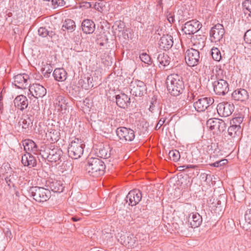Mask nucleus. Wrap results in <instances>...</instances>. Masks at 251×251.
<instances>
[{
    "label": "nucleus",
    "mask_w": 251,
    "mask_h": 251,
    "mask_svg": "<svg viewBox=\"0 0 251 251\" xmlns=\"http://www.w3.org/2000/svg\"><path fill=\"white\" fill-rule=\"evenodd\" d=\"M170 159L174 161H178L180 158V154L177 150H172L169 152Z\"/></svg>",
    "instance_id": "58836bf2"
},
{
    "label": "nucleus",
    "mask_w": 251,
    "mask_h": 251,
    "mask_svg": "<svg viewBox=\"0 0 251 251\" xmlns=\"http://www.w3.org/2000/svg\"><path fill=\"white\" fill-rule=\"evenodd\" d=\"M188 222L191 227H198L202 223V217L198 213H192L189 215Z\"/></svg>",
    "instance_id": "aec40b11"
},
{
    "label": "nucleus",
    "mask_w": 251,
    "mask_h": 251,
    "mask_svg": "<svg viewBox=\"0 0 251 251\" xmlns=\"http://www.w3.org/2000/svg\"><path fill=\"white\" fill-rule=\"evenodd\" d=\"M245 222L250 225H251V209H248L245 214Z\"/></svg>",
    "instance_id": "a18cd8bd"
},
{
    "label": "nucleus",
    "mask_w": 251,
    "mask_h": 251,
    "mask_svg": "<svg viewBox=\"0 0 251 251\" xmlns=\"http://www.w3.org/2000/svg\"><path fill=\"white\" fill-rule=\"evenodd\" d=\"M85 169L89 175L93 177H99L104 174L105 165L101 159L98 158H91L88 159Z\"/></svg>",
    "instance_id": "f03ea898"
},
{
    "label": "nucleus",
    "mask_w": 251,
    "mask_h": 251,
    "mask_svg": "<svg viewBox=\"0 0 251 251\" xmlns=\"http://www.w3.org/2000/svg\"><path fill=\"white\" fill-rule=\"evenodd\" d=\"M141 60L145 63L150 64L151 62V59L149 55L146 53H143L140 55Z\"/></svg>",
    "instance_id": "79ce46f5"
},
{
    "label": "nucleus",
    "mask_w": 251,
    "mask_h": 251,
    "mask_svg": "<svg viewBox=\"0 0 251 251\" xmlns=\"http://www.w3.org/2000/svg\"><path fill=\"white\" fill-rule=\"evenodd\" d=\"M239 121H240V118H236L233 120V123H236V122H239Z\"/></svg>",
    "instance_id": "4d7b16f0"
},
{
    "label": "nucleus",
    "mask_w": 251,
    "mask_h": 251,
    "mask_svg": "<svg viewBox=\"0 0 251 251\" xmlns=\"http://www.w3.org/2000/svg\"><path fill=\"white\" fill-rule=\"evenodd\" d=\"M72 220L74 221H77L78 220V219L75 218V217H73L72 218Z\"/></svg>",
    "instance_id": "680f3d73"
},
{
    "label": "nucleus",
    "mask_w": 251,
    "mask_h": 251,
    "mask_svg": "<svg viewBox=\"0 0 251 251\" xmlns=\"http://www.w3.org/2000/svg\"><path fill=\"white\" fill-rule=\"evenodd\" d=\"M81 26L83 31L86 34H91L95 29V23L89 19L84 20L82 23Z\"/></svg>",
    "instance_id": "393cba45"
},
{
    "label": "nucleus",
    "mask_w": 251,
    "mask_h": 251,
    "mask_svg": "<svg viewBox=\"0 0 251 251\" xmlns=\"http://www.w3.org/2000/svg\"><path fill=\"white\" fill-rule=\"evenodd\" d=\"M104 2L103 1L99 0L94 3L89 4V6L93 8L99 12H102L104 6Z\"/></svg>",
    "instance_id": "c9c22d12"
},
{
    "label": "nucleus",
    "mask_w": 251,
    "mask_h": 251,
    "mask_svg": "<svg viewBox=\"0 0 251 251\" xmlns=\"http://www.w3.org/2000/svg\"><path fill=\"white\" fill-rule=\"evenodd\" d=\"M244 40L247 43L251 44V29L247 30L245 33Z\"/></svg>",
    "instance_id": "49530a36"
},
{
    "label": "nucleus",
    "mask_w": 251,
    "mask_h": 251,
    "mask_svg": "<svg viewBox=\"0 0 251 251\" xmlns=\"http://www.w3.org/2000/svg\"><path fill=\"white\" fill-rule=\"evenodd\" d=\"M23 145L26 153L28 152V151L35 152L37 151V145L31 140L26 139L24 140L23 141Z\"/></svg>",
    "instance_id": "cd10ccee"
},
{
    "label": "nucleus",
    "mask_w": 251,
    "mask_h": 251,
    "mask_svg": "<svg viewBox=\"0 0 251 251\" xmlns=\"http://www.w3.org/2000/svg\"><path fill=\"white\" fill-rule=\"evenodd\" d=\"M196 167V166H194V165H184V166H183L182 167H183V168H186V169H188V168H195Z\"/></svg>",
    "instance_id": "6e6d98bb"
},
{
    "label": "nucleus",
    "mask_w": 251,
    "mask_h": 251,
    "mask_svg": "<svg viewBox=\"0 0 251 251\" xmlns=\"http://www.w3.org/2000/svg\"><path fill=\"white\" fill-rule=\"evenodd\" d=\"M219 76V74H218ZM217 80L213 83L215 93L219 95H225L229 91L228 84L227 81L220 77L217 76Z\"/></svg>",
    "instance_id": "6e6552de"
},
{
    "label": "nucleus",
    "mask_w": 251,
    "mask_h": 251,
    "mask_svg": "<svg viewBox=\"0 0 251 251\" xmlns=\"http://www.w3.org/2000/svg\"><path fill=\"white\" fill-rule=\"evenodd\" d=\"M207 127L214 132H221L225 130V123L219 119H210L206 123Z\"/></svg>",
    "instance_id": "4468645a"
},
{
    "label": "nucleus",
    "mask_w": 251,
    "mask_h": 251,
    "mask_svg": "<svg viewBox=\"0 0 251 251\" xmlns=\"http://www.w3.org/2000/svg\"><path fill=\"white\" fill-rule=\"evenodd\" d=\"M244 13L251 19V0H246L243 2Z\"/></svg>",
    "instance_id": "72a5a7b5"
},
{
    "label": "nucleus",
    "mask_w": 251,
    "mask_h": 251,
    "mask_svg": "<svg viewBox=\"0 0 251 251\" xmlns=\"http://www.w3.org/2000/svg\"><path fill=\"white\" fill-rule=\"evenodd\" d=\"M110 150L109 147H106L99 149L97 152L99 157L106 159L110 156Z\"/></svg>",
    "instance_id": "2f4dec72"
},
{
    "label": "nucleus",
    "mask_w": 251,
    "mask_h": 251,
    "mask_svg": "<svg viewBox=\"0 0 251 251\" xmlns=\"http://www.w3.org/2000/svg\"><path fill=\"white\" fill-rule=\"evenodd\" d=\"M135 240L132 239L130 238V239H129L128 237H127V239L126 240H125L124 241V244L126 246L127 245L128 247H131L133 245V244L134 243Z\"/></svg>",
    "instance_id": "3c124183"
},
{
    "label": "nucleus",
    "mask_w": 251,
    "mask_h": 251,
    "mask_svg": "<svg viewBox=\"0 0 251 251\" xmlns=\"http://www.w3.org/2000/svg\"><path fill=\"white\" fill-rule=\"evenodd\" d=\"M201 28V25L199 21L191 20L186 22L182 27V31L188 35L194 34Z\"/></svg>",
    "instance_id": "2eb2a0df"
},
{
    "label": "nucleus",
    "mask_w": 251,
    "mask_h": 251,
    "mask_svg": "<svg viewBox=\"0 0 251 251\" xmlns=\"http://www.w3.org/2000/svg\"><path fill=\"white\" fill-rule=\"evenodd\" d=\"M173 44V37L168 34L164 35L161 37L158 43L159 48L165 50L171 49Z\"/></svg>",
    "instance_id": "a211bd4d"
},
{
    "label": "nucleus",
    "mask_w": 251,
    "mask_h": 251,
    "mask_svg": "<svg viewBox=\"0 0 251 251\" xmlns=\"http://www.w3.org/2000/svg\"><path fill=\"white\" fill-rule=\"evenodd\" d=\"M83 147L84 145L78 139L72 141L68 151L69 156L75 159L79 158L83 153Z\"/></svg>",
    "instance_id": "20e7f679"
},
{
    "label": "nucleus",
    "mask_w": 251,
    "mask_h": 251,
    "mask_svg": "<svg viewBox=\"0 0 251 251\" xmlns=\"http://www.w3.org/2000/svg\"><path fill=\"white\" fill-rule=\"evenodd\" d=\"M130 93L136 97H141L146 91V86L142 81L139 80H132L129 85Z\"/></svg>",
    "instance_id": "0eeeda50"
},
{
    "label": "nucleus",
    "mask_w": 251,
    "mask_h": 251,
    "mask_svg": "<svg viewBox=\"0 0 251 251\" xmlns=\"http://www.w3.org/2000/svg\"><path fill=\"white\" fill-rule=\"evenodd\" d=\"M4 232L7 239H11L12 237V234L10 230L8 228L4 229Z\"/></svg>",
    "instance_id": "603ef678"
},
{
    "label": "nucleus",
    "mask_w": 251,
    "mask_h": 251,
    "mask_svg": "<svg viewBox=\"0 0 251 251\" xmlns=\"http://www.w3.org/2000/svg\"><path fill=\"white\" fill-rule=\"evenodd\" d=\"M47 151L48 154L47 158L49 161L51 162H57L60 161L63 155L62 151L54 145H50V148L47 150Z\"/></svg>",
    "instance_id": "1a4fd4ad"
},
{
    "label": "nucleus",
    "mask_w": 251,
    "mask_h": 251,
    "mask_svg": "<svg viewBox=\"0 0 251 251\" xmlns=\"http://www.w3.org/2000/svg\"><path fill=\"white\" fill-rule=\"evenodd\" d=\"M54 79L58 81H64L67 77V73L63 68H56L53 73Z\"/></svg>",
    "instance_id": "a878e982"
},
{
    "label": "nucleus",
    "mask_w": 251,
    "mask_h": 251,
    "mask_svg": "<svg viewBox=\"0 0 251 251\" xmlns=\"http://www.w3.org/2000/svg\"><path fill=\"white\" fill-rule=\"evenodd\" d=\"M166 118H161L155 126V129L158 130L163 125L166 121Z\"/></svg>",
    "instance_id": "8fccbe9b"
},
{
    "label": "nucleus",
    "mask_w": 251,
    "mask_h": 251,
    "mask_svg": "<svg viewBox=\"0 0 251 251\" xmlns=\"http://www.w3.org/2000/svg\"><path fill=\"white\" fill-rule=\"evenodd\" d=\"M15 106L21 111L26 108L28 105V100L24 95L18 96L14 100Z\"/></svg>",
    "instance_id": "4be33fe9"
},
{
    "label": "nucleus",
    "mask_w": 251,
    "mask_h": 251,
    "mask_svg": "<svg viewBox=\"0 0 251 251\" xmlns=\"http://www.w3.org/2000/svg\"><path fill=\"white\" fill-rule=\"evenodd\" d=\"M234 109V105L227 102L220 103L217 106V112L221 117H226L230 116Z\"/></svg>",
    "instance_id": "9b49d317"
},
{
    "label": "nucleus",
    "mask_w": 251,
    "mask_h": 251,
    "mask_svg": "<svg viewBox=\"0 0 251 251\" xmlns=\"http://www.w3.org/2000/svg\"><path fill=\"white\" fill-rule=\"evenodd\" d=\"M200 52L195 49H188L185 54V59L187 64L190 67L197 65L200 61Z\"/></svg>",
    "instance_id": "423d86ee"
},
{
    "label": "nucleus",
    "mask_w": 251,
    "mask_h": 251,
    "mask_svg": "<svg viewBox=\"0 0 251 251\" xmlns=\"http://www.w3.org/2000/svg\"><path fill=\"white\" fill-rule=\"evenodd\" d=\"M30 93L36 99L43 98L47 93L46 88L39 84H33L29 86Z\"/></svg>",
    "instance_id": "dca6fc26"
},
{
    "label": "nucleus",
    "mask_w": 251,
    "mask_h": 251,
    "mask_svg": "<svg viewBox=\"0 0 251 251\" xmlns=\"http://www.w3.org/2000/svg\"><path fill=\"white\" fill-rule=\"evenodd\" d=\"M167 19H168V21L170 23H173L174 22V21H175L174 16H173V15H168V17H167Z\"/></svg>",
    "instance_id": "5fc2aeb1"
},
{
    "label": "nucleus",
    "mask_w": 251,
    "mask_h": 251,
    "mask_svg": "<svg viewBox=\"0 0 251 251\" xmlns=\"http://www.w3.org/2000/svg\"><path fill=\"white\" fill-rule=\"evenodd\" d=\"M52 71V68L49 64L44 65V67L41 68V72L46 77H48Z\"/></svg>",
    "instance_id": "4c0bfd02"
},
{
    "label": "nucleus",
    "mask_w": 251,
    "mask_h": 251,
    "mask_svg": "<svg viewBox=\"0 0 251 251\" xmlns=\"http://www.w3.org/2000/svg\"><path fill=\"white\" fill-rule=\"evenodd\" d=\"M192 95L193 99L197 100L194 103L195 109L198 112H203L207 109L210 105L213 104L214 100L213 98L210 97H201L195 98L194 94H191Z\"/></svg>",
    "instance_id": "39448f33"
},
{
    "label": "nucleus",
    "mask_w": 251,
    "mask_h": 251,
    "mask_svg": "<svg viewBox=\"0 0 251 251\" xmlns=\"http://www.w3.org/2000/svg\"><path fill=\"white\" fill-rule=\"evenodd\" d=\"M29 192L33 199L39 202L47 201L51 197V193L48 189L40 187L30 188Z\"/></svg>",
    "instance_id": "7ed1b4c3"
},
{
    "label": "nucleus",
    "mask_w": 251,
    "mask_h": 251,
    "mask_svg": "<svg viewBox=\"0 0 251 251\" xmlns=\"http://www.w3.org/2000/svg\"><path fill=\"white\" fill-rule=\"evenodd\" d=\"M22 163L25 166L29 168L33 167L36 165V160L35 157L29 152L25 153L22 156Z\"/></svg>",
    "instance_id": "5701e85b"
},
{
    "label": "nucleus",
    "mask_w": 251,
    "mask_h": 251,
    "mask_svg": "<svg viewBox=\"0 0 251 251\" xmlns=\"http://www.w3.org/2000/svg\"><path fill=\"white\" fill-rule=\"evenodd\" d=\"M15 179V177L13 175H10L9 176H6L5 178V181L9 187L11 186V184H13V181Z\"/></svg>",
    "instance_id": "de8ad7c7"
},
{
    "label": "nucleus",
    "mask_w": 251,
    "mask_h": 251,
    "mask_svg": "<svg viewBox=\"0 0 251 251\" xmlns=\"http://www.w3.org/2000/svg\"><path fill=\"white\" fill-rule=\"evenodd\" d=\"M28 79L29 76L26 74H18L14 76L13 83L18 88L25 89Z\"/></svg>",
    "instance_id": "6ab92c4d"
},
{
    "label": "nucleus",
    "mask_w": 251,
    "mask_h": 251,
    "mask_svg": "<svg viewBox=\"0 0 251 251\" xmlns=\"http://www.w3.org/2000/svg\"><path fill=\"white\" fill-rule=\"evenodd\" d=\"M227 162L228 161L227 159H221L219 161H217L212 164H211L210 165L214 167H219L225 165V164H227Z\"/></svg>",
    "instance_id": "c03bdc74"
},
{
    "label": "nucleus",
    "mask_w": 251,
    "mask_h": 251,
    "mask_svg": "<svg viewBox=\"0 0 251 251\" xmlns=\"http://www.w3.org/2000/svg\"><path fill=\"white\" fill-rule=\"evenodd\" d=\"M113 28L115 30V32H118L119 33L124 31V24L121 22H116L113 26Z\"/></svg>",
    "instance_id": "a19ab883"
},
{
    "label": "nucleus",
    "mask_w": 251,
    "mask_h": 251,
    "mask_svg": "<svg viewBox=\"0 0 251 251\" xmlns=\"http://www.w3.org/2000/svg\"><path fill=\"white\" fill-rule=\"evenodd\" d=\"M223 72V71L220 69H219V72H221V73H222Z\"/></svg>",
    "instance_id": "e2e57ef3"
},
{
    "label": "nucleus",
    "mask_w": 251,
    "mask_h": 251,
    "mask_svg": "<svg viewBox=\"0 0 251 251\" xmlns=\"http://www.w3.org/2000/svg\"><path fill=\"white\" fill-rule=\"evenodd\" d=\"M249 97L248 91L245 89H237L232 93V99L237 101L241 102H246Z\"/></svg>",
    "instance_id": "f3484780"
},
{
    "label": "nucleus",
    "mask_w": 251,
    "mask_h": 251,
    "mask_svg": "<svg viewBox=\"0 0 251 251\" xmlns=\"http://www.w3.org/2000/svg\"><path fill=\"white\" fill-rule=\"evenodd\" d=\"M154 106V103H151V104L150 105V107L149 108V110L151 111H152L153 110V106Z\"/></svg>",
    "instance_id": "bf43d9fd"
},
{
    "label": "nucleus",
    "mask_w": 251,
    "mask_h": 251,
    "mask_svg": "<svg viewBox=\"0 0 251 251\" xmlns=\"http://www.w3.org/2000/svg\"><path fill=\"white\" fill-rule=\"evenodd\" d=\"M47 185L51 190L55 193H61L64 189L62 183L59 180L51 179L48 181Z\"/></svg>",
    "instance_id": "b1692460"
},
{
    "label": "nucleus",
    "mask_w": 251,
    "mask_h": 251,
    "mask_svg": "<svg viewBox=\"0 0 251 251\" xmlns=\"http://www.w3.org/2000/svg\"><path fill=\"white\" fill-rule=\"evenodd\" d=\"M85 79H86V80L87 81L86 84L89 85V88L90 87H93V84L92 83V81H93L92 77H85Z\"/></svg>",
    "instance_id": "864d4df0"
},
{
    "label": "nucleus",
    "mask_w": 251,
    "mask_h": 251,
    "mask_svg": "<svg viewBox=\"0 0 251 251\" xmlns=\"http://www.w3.org/2000/svg\"><path fill=\"white\" fill-rule=\"evenodd\" d=\"M54 103L59 107V110H66L68 107V102L65 98L62 96H58L56 98Z\"/></svg>",
    "instance_id": "c756f323"
},
{
    "label": "nucleus",
    "mask_w": 251,
    "mask_h": 251,
    "mask_svg": "<svg viewBox=\"0 0 251 251\" xmlns=\"http://www.w3.org/2000/svg\"><path fill=\"white\" fill-rule=\"evenodd\" d=\"M88 3H89V4H91V3H94V2H86V4H85V6H86V7H90L89 6V4H88Z\"/></svg>",
    "instance_id": "052dcab7"
},
{
    "label": "nucleus",
    "mask_w": 251,
    "mask_h": 251,
    "mask_svg": "<svg viewBox=\"0 0 251 251\" xmlns=\"http://www.w3.org/2000/svg\"><path fill=\"white\" fill-rule=\"evenodd\" d=\"M51 5L53 8H56L59 6H63L65 2L64 0H51Z\"/></svg>",
    "instance_id": "37998d69"
},
{
    "label": "nucleus",
    "mask_w": 251,
    "mask_h": 251,
    "mask_svg": "<svg viewBox=\"0 0 251 251\" xmlns=\"http://www.w3.org/2000/svg\"><path fill=\"white\" fill-rule=\"evenodd\" d=\"M225 34L224 26L221 24H217L212 27L210 31V40L212 42L220 41Z\"/></svg>",
    "instance_id": "f8f14e48"
},
{
    "label": "nucleus",
    "mask_w": 251,
    "mask_h": 251,
    "mask_svg": "<svg viewBox=\"0 0 251 251\" xmlns=\"http://www.w3.org/2000/svg\"><path fill=\"white\" fill-rule=\"evenodd\" d=\"M38 31L39 35L43 37H45L48 36L50 38H52V37L55 35L54 32L52 31H48L47 29L43 27H40L38 29Z\"/></svg>",
    "instance_id": "f704fd0d"
},
{
    "label": "nucleus",
    "mask_w": 251,
    "mask_h": 251,
    "mask_svg": "<svg viewBox=\"0 0 251 251\" xmlns=\"http://www.w3.org/2000/svg\"><path fill=\"white\" fill-rule=\"evenodd\" d=\"M30 120L29 118L26 117V118H21L19 122V124L20 126H22L23 128H27L30 125Z\"/></svg>",
    "instance_id": "ea45409f"
},
{
    "label": "nucleus",
    "mask_w": 251,
    "mask_h": 251,
    "mask_svg": "<svg viewBox=\"0 0 251 251\" xmlns=\"http://www.w3.org/2000/svg\"><path fill=\"white\" fill-rule=\"evenodd\" d=\"M116 103L118 106L123 108L127 107L130 103V99L127 95L121 93L116 96Z\"/></svg>",
    "instance_id": "412c9836"
},
{
    "label": "nucleus",
    "mask_w": 251,
    "mask_h": 251,
    "mask_svg": "<svg viewBox=\"0 0 251 251\" xmlns=\"http://www.w3.org/2000/svg\"><path fill=\"white\" fill-rule=\"evenodd\" d=\"M211 55L213 59L219 61L222 59V55L220 50L217 48H212L211 50Z\"/></svg>",
    "instance_id": "e433bc0d"
},
{
    "label": "nucleus",
    "mask_w": 251,
    "mask_h": 251,
    "mask_svg": "<svg viewBox=\"0 0 251 251\" xmlns=\"http://www.w3.org/2000/svg\"><path fill=\"white\" fill-rule=\"evenodd\" d=\"M142 197V193L139 190L133 189L129 192L125 200L128 205L135 206L141 201Z\"/></svg>",
    "instance_id": "ddd939ff"
},
{
    "label": "nucleus",
    "mask_w": 251,
    "mask_h": 251,
    "mask_svg": "<svg viewBox=\"0 0 251 251\" xmlns=\"http://www.w3.org/2000/svg\"><path fill=\"white\" fill-rule=\"evenodd\" d=\"M240 128L241 127L239 125H233L230 126L227 129L228 135L232 139L238 137L240 134Z\"/></svg>",
    "instance_id": "c85d7f7f"
},
{
    "label": "nucleus",
    "mask_w": 251,
    "mask_h": 251,
    "mask_svg": "<svg viewBox=\"0 0 251 251\" xmlns=\"http://www.w3.org/2000/svg\"><path fill=\"white\" fill-rule=\"evenodd\" d=\"M201 177L203 179H205V180H206L207 175L206 174H203L201 175Z\"/></svg>",
    "instance_id": "13d9d810"
},
{
    "label": "nucleus",
    "mask_w": 251,
    "mask_h": 251,
    "mask_svg": "<svg viewBox=\"0 0 251 251\" xmlns=\"http://www.w3.org/2000/svg\"><path fill=\"white\" fill-rule=\"evenodd\" d=\"M167 90L171 95L177 96L182 93L184 84L182 78L177 74H172L166 79Z\"/></svg>",
    "instance_id": "f257e3e1"
},
{
    "label": "nucleus",
    "mask_w": 251,
    "mask_h": 251,
    "mask_svg": "<svg viewBox=\"0 0 251 251\" xmlns=\"http://www.w3.org/2000/svg\"><path fill=\"white\" fill-rule=\"evenodd\" d=\"M157 60L159 63V66L162 69L169 65L170 63V58L169 56L164 53H159L157 57Z\"/></svg>",
    "instance_id": "bb28decb"
},
{
    "label": "nucleus",
    "mask_w": 251,
    "mask_h": 251,
    "mask_svg": "<svg viewBox=\"0 0 251 251\" xmlns=\"http://www.w3.org/2000/svg\"><path fill=\"white\" fill-rule=\"evenodd\" d=\"M59 133L56 130L52 128L50 129L46 133V137L52 142H55L58 140Z\"/></svg>",
    "instance_id": "7c9ffc66"
},
{
    "label": "nucleus",
    "mask_w": 251,
    "mask_h": 251,
    "mask_svg": "<svg viewBox=\"0 0 251 251\" xmlns=\"http://www.w3.org/2000/svg\"><path fill=\"white\" fill-rule=\"evenodd\" d=\"M116 132L117 135L122 141H131L135 138L134 131L130 128L120 127L116 129Z\"/></svg>",
    "instance_id": "9d476101"
},
{
    "label": "nucleus",
    "mask_w": 251,
    "mask_h": 251,
    "mask_svg": "<svg viewBox=\"0 0 251 251\" xmlns=\"http://www.w3.org/2000/svg\"><path fill=\"white\" fill-rule=\"evenodd\" d=\"M86 81V79H85V77L84 79H80L78 83L81 86L85 89H89V84H87Z\"/></svg>",
    "instance_id": "09e8293b"
},
{
    "label": "nucleus",
    "mask_w": 251,
    "mask_h": 251,
    "mask_svg": "<svg viewBox=\"0 0 251 251\" xmlns=\"http://www.w3.org/2000/svg\"><path fill=\"white\" fill-rule=\"evenodd\" d=\"M62 28H65L70 32H73L75 28V23L71 19H67L64 21Z\"/></svg>",
    "instance_id": "473e14b6"
}]
</instances>
